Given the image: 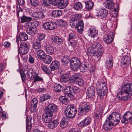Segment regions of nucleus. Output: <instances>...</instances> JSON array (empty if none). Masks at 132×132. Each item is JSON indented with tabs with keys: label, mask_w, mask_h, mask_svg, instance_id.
<instances>
[{
	"label": "nucleus",
	"mask_w": 132,
	"mask_h": 132,
	"mask_svg": "<svg viewBox=\"0 0 132 132\" xmlns=\"http://www.w3.org/2000/svg\"><path fill=\"white\" fill-rule=\"evenodd\" d=\"M62 12L60 10H56L52 11V16L54 18H57L61 15Z\"/></svg>",
	"instance_id": "obj_38"
},
{
	"label": "nucleus",
	"mask_w": 132,
	"mask_h": 132,
	"mask_svg": "<svg viewBox=\"0 0 132 132\" xmlns=\"http://www.w3.org/2000/svg\"><path fill=\"white\" fill-rule=\"evenodd\" d=\"M29 50V45L25 43H22L20 45L19 52L21 55H24L27 53Z\"/></svg>",
	"instance_id": "obj_10"
},
{
	"label": "nucleus",
	"mask_w": 132,
	"mask_h": 132,
	"mask_svg": "<svg viewBox=\"0 0 132 132\" xmlns=\"http://www.w3.org/2000/svg\"><path fill=\"white\" fill-rule=\"evenodd\" d=\"M35 59L33 56H32L30 54L29 55L28 58V62L30 64H33L34 62Z\"/></svg>",
	"instance_id": "obj_64"
},
{
	"label": "nucleus",
	"mask_w": 132,
	"mask_h": 132,
	"mask_svg": "<svg viewBox=\"0 0 132 132\" xmlns=\"http://www.w3.org/2000/svg\"><path fill=\"white\" fill-rule=\"evenodd\" d=\"M60 101L62 104H67L69 102L67 98L65 96H61L59 98Z\"/></svg>",
	"instance_id": "obj_50"
},
{
	"label": "nucleus",
	"mask_w": 132,
	"mask_h": 132,
	"mask_svg": "<svg viewBox=\"0 0 132 132\" xmlns=\"http://www.w3.org/2000/svg\"><path fill=\"white\" fill-rule=\"evenodd\" d=\"M31 118L29 116H27L26 119V130L29 132L31 129L32 125L31 122Z\"/></svg>",
	"instance_id": "obj_34"
},
{
	"label": "nucleus",
	"mask_w": 132,
	"mask_h": 132,
	"mask_svg": "<svg viewBox=\"0 0 132 132\" xmlns=\"http://www.w3.org/2000/svg\"><path fill=\"white\" fill-rule=\"evenodd\" d=\"M93 46L97 50V52L98 54V56L99 58H101L104 51L103 48L101 44L98 42H95L93 44Z\"/></svg>",
	"instance_id": "obj_15"
},
{
	"label": "nucleus",
	"mask_w": 132,
	"mask_h": 132,
	"mask_svg": "<svg viewBox=\"0 0 132 132\" xmlns=\"http://www.w3.org/2000/svg\"><path fill=\"white\" fill-rule=\"evenodd\" d=\"M97 15L99 18L102 19L105 18L108 14V11L105 9H102L99 10L97 12Z\"/></svg>",
	"instance_id": "obj_17"
},
{
	"label": "nucleus",
	"mask_w": 132,
	"mask_h": 132,
	"mask_svg": "<svg viewBox=\"0 0 132 132\" xmlns=\"http://www.w3.org/2000/svg\"><path fill=\"white\" fill-rule=\"evenodd\" d=\"M88 33L89 36L94 38L96 37L98 34V30L95 27L91 26L89 29Z\"/></svg>",
	"instance_id": "obj_23"
},
{
	"label": "nucleus",
	"mask_w": 132,
	"mask_h": 132,
	"mask_svg": "<svg viewBox=\"0 0 132 132\" xmlns=\"http://www.w3.org/2000/svg\"><path fill=\"white\" fill-rule=\"evenodd\" d=\"M62 86L59 83H55L53 87V89L56 92H59L61 91Z\"/></svg>",
	"instance_id": "obj_45"
},
{
	"label": "nucleus",
	"mask_w": 132,
	"mask_h": 132,
	"mask_svg": "<svg viewBox=\"0 0 132 132\" xmlns=\"http://www.w3.org/2000/svg\"><path fill=\"white\" fill-rule=\"evenodd\" d=\"M76 83L79 86H81L84 84V82L83 79H79L77 80Z\"/></svg>",
	"instance_id": "obj_62"
},
{
	"label": "nucleus",
	"mask_w": 132,
	"mask_h": 132,
	"mask_svg": "<svg viewBox=\"0 0 132 132\" xmlns=\"http://www.w3.org/2000/svg\"><path fill=\"white\" fill-rule=\"evenodd\" d=\"M52 39L53 43L56 44L60 45L63 43V39L58 36H53L52 37Z\"/></svg>",
	"instance_id": "obj_32"
},
{
	"label": "nucleus",
	"mask_w": 132,
	"mask_h": 132,
	"mask_svg": "<svg viewBox=\"0 0 132 132\" xmlns=\"http://www.w3.org/2000/svg\"><path fill=\"white\" fill-rule=\"evenodd\" d=\"M121 120V122L124 123H127L129 122L130 120L132 118V113L128 111L126 112L123 115Z\"/></svg>",
	"instance_id": "obj_16"
},
{
	"label": "nucleus",
	"mask_w": 132,
	"mask_h": 132,
	"mask_svg": "<svg viewBox=\"0 0 132 132\" xmlns=\"http://www.w3.org/2000/svg\"><path fill=\"white\" fill-rule=\"evenodd\" d=\"M132 93V84L128 83L121 86L118 90L117 96L119 100L126 102L131 97Z\"/></svg>",
	"instance_id": "obj_1"
},
{
	"label": "nucleus",
	"mask_w": 132,
	"mask_h": 132,
	"mask_svg": "<svg viewBox=\"0 0 132 132\" xmlns=\"http://www.w3.org/2000/svg\"><path fill=\"white\" fill-rule=\"evenodd\" d=\"M52 3L54 5H58L59 8L62 9L65 7L68 2L67 0H53Z\"/></svg>",
	"instance_id": "obj_9"
},
{
	"label": "nucleus",
	"mask_w": 132,
	"mask_h": 132,
	"mask_svg": "<svg viewBox=\"0 0 132 132\" xmlns=\"http://www.w3.org/2000/svg\"><path fill=\"white\" fill-rule=\"evenodd\" d=\"M41 69L43 72L47 74H50L51 72L50 70L48 67L45 65H42Z\"/></svg>",
	"instance_id": "obj_51"
},
{
	"label": "nucleus",
	"mask_w": 132,
	"mask_h": 132,
	"mask_svg": "<svg viewBox=\"0 0 132 132\" xmlns=\"http://www.w3.org/2000/svg\"><path fill=\"white\" fill-rule=\"evenodd\" d=\"M77 36L76 34L75 33L72 32L70 33L69 34L68 36L67 37V40L76 39Z\"/></svg>",
	"instance_id": "obj_53"
},
{
	"label": "nucleus",
	"mask_w": 132,
	"mask_h": 132,
	"mask_svg": "<svg viewBox=\"0 0 132 132\" xmlns=\"http://www.w3.org/2000/svg\"><path fill=\"white\" fill-rule=\"evenodd\" d=\"M80 91V89L76 86H68L64 88V93L69 97L70 100L74 98V95Z\"/></svg>",
	"instance_id": "obj_3"
},
{
	"label": "nucleus",
	"mask_w": 132,
	"mask_h": 132,
	"mask_svg": "<svg viewBox=\"0 0 132 132\" xmlns=\"http://www.w3.org/2000/svg\"><path fill=\"white\" fill-rule=\"evenodd\" d=\"M38 101L36 98H33L31 102L30 111L32 112H35L37 108Z\"/></svg>",
	"instance_id": "obj_25"
},
{
	"label": "nucleus",
	"mask_w": 132,
	"mask_h": 132,
	"mask_svg": "<svg viewBox=\"0 0 132 132\" xmlns=\"http://www.w3.org/2000/svg\"><path fill=\"white\" fill-rule=\"evenodd\" d=\"M59 122V120L57 119L53 120L48 123L47 127L50 129H53L57 127Z\"/></svg>",
	"instance_id": "obj_30"
},
{
	"label": "nucleus",
	"mask_w": 132,
	"mask_h": 132,
	"mask_svg": "<svg viewBox=\"0 0 132 132\" xmlns=\"http://www.w3.org/2000/svg\"><path fill=\"white\" fill-rule=\"evenodd\" d=\"M79 76L80 75L78 73H75L72 75L71 77L72 79L73 80V81L75 82L76 80L78 79V78Z\"/></svg>",
	"instance_id": "obj_61"
},
{
	"label": "nucleus",
	"mask_w": 132,
	"mask_h": 132,
	"mask_svg": "<svg viewBox=\"0 0 132 132\" xmlns=\"http://www.w3.org/2000/svg\"><path fill=\"white\" fill-rule=\"evenodd\" d=\"M60 26L62 27H65L67 25V22L62 19H60L59 21Z\"/></svg>",
	"instance_id": "obj_59"
},
{
	"label": "nucleus",
	"mask_w": 132,
	"mask_h": 132,
	"mask_svg": "<svg viewBox=\"0 0 132 132\" xmlns=\"http://www.w3.org/2000/svg\"><path fill=\"white\" fill-rule=\"evenodd\" d=\"M56 105L53 103H51L48 105L44 110L46 114L48 115L53 116L54 112L56 110Z\"/></svg>",
	"instance_id": "obj_8"
},
{
	"label": "nucleus",
	"mask_w": 132,
	"mask_h": 132,
	"mask_svg": "<svg viewBox=\"0 0 132 132\" xmlns=\"http://www.w3.org/2000/svg\"><path fill=\"white\" fill-rule=\"evenodd\" d=\"M83 57L79 55V58L77 57L72 58L70 62V67L74 71H77L80 68V67L81 65V59Z\"/></svg>",
	"instance_id": "obj_4"
},
{
	"label": "nucleus",
	"mask_w": 132,
	"mask_h": 132,
	"mask_svg": "<svg viewBox=\"0 0 132 132\" xmlns=\"http://www.w3.org/2000/svg\"><path fill=\"white\" fill-rule=\"evenodd\" d=\"M113 57L110 56L106 61L105 64L106 68L108 69H110L113 67Z\"/></svg>",
	"instance_id": "obj_24"
},
{
	"label": "nucleus",
	"mask_w": 132,
	"mask_h": 132,
	"mask_svg": "<svg viewBox=\"0 0 132 132\" xmlns=\"http://www.w3.org/2000/svg\"><path fill=\"white\" fill-rule=\"evenodd\" d=\"M38 70H34L32 68L28 69L27 73V75L29 79L32 80V78L34 75H35V72H37Z\"/></svg>",
	"instance_id": "obj_29"
},
{
	"label": "nucleus",
	"mask_w": 132,
	"mask_h": 132,
	"mask_svg": "<svg viewBox=\"0 0 132 132\" xmlns=\"http://www.w3.org/2000/svg\"><path fill=\"white\" fill-rule=\"evenodd\" d=\"M7 117V115L5 111L0 113V118L3 120H5Z\"/></svg>",
	"instance_id": "obj_58"
},
{
	"label": "nucleus",
	"mask_w": 132,
	"mask_h": 132,
	"mask_svg": "<svg viewBox=\"0 0 132 132\" xmlns=\"http://www.w3.org/2000/svg\"><path fill=\"white\" fill-rule=\"evenodd\" d=\"M28 38L27 34L25 33H21L20 35V39L21 41H24L27 40Z\"/></svg>",
	"instance_id": "obj_49"
},
{
	"label": "nucleus",
	"mask_w": 132,
	"mask_h": 132,
	"mask_svg": "<svg viewBox=\"0 0 132 132\" xmlns=\"http://www.w3.org/2000/svg\"><path fill=\"white\" fill-rule=\"evenodd\" d=\"M91 108V106L90 105L85 104L79 108L78 114L81 116L84 115L90 111Z\"/></svg>",
	"instance_id": "obj_11"
},
{
	"label": "nucleus",
	"mask_w": 132,
	"mask_h": 132,
	"mask_svg": "<svg viewBox=\"0 0 132 132\" xmlns=\"http://www.w3.org/2000/svg\"><path fill=\"white\" fill-rule=\"evenodd\" d=\"M39 71L37 72H35V75L32 76V80L34 79L32 83H35L37 81H42L43 79L42 78L38 76Z\"/></svg>",
	"instance_id": "obj_36"
},
{
	"label": "nucleus",
	"mask_w": 132,
	"mask_h": 132,
	"mask_svg": "<svg viewBox=\"0 0 132 132\" xmlns=\"http://www.w3.org/2000/svg\"><path fill=\"white\" fill-rule=\"evenodd\" d=\"M68 121V119L67 118H63L60 122V125L61 128L63 129L67 126Z\"/></svg>",
	"instance_id": "obj_42"
},
{
	"label": "nucleus",
	"mask_w": 132,
	"mask_h": 132,
	"mask_svg": "<svg viewBox=\"0 0 132 132\" xmlns=\"http://www.w3.org/2000/svg\"><path fill=\"white\" fill-rule=\"evenodd\" d=\"M40 42L37 40L35 41L33 43V48L36 50H38L41 48V45Z\"/></svg>",
	"instance_id": "obj_47"
},
{
	"label": "nucleus",
	"mask_w": 132,
	"mask_h": 132,
	"mask_svg": "<svg viewBox=\"0 0 132 132\" xmlns=\"http://www.w3.org/2000/svg\"><path fill=\"white\" fill-rule=\"evenodd\" d=\"M43 26L45 29L50 30L56 29L57 25L56 23L53 22H48L43 24Z\"/></svg>",
	"instance_id": "obj_12"
},
{
	"label": "nucleus",
	"mask_w": 132,
	"mask_h": 132,
	"mask_svg": "<svg viewBox=\"0 0 132 132\" xmlns=\"http://www.w3.org/2000/svg\"><path fill=\"white\" fill-rule=\"evenodd\" d=\"M82 15L80 14L71 15L70 16L69 24L72 28H74L77 22L80 20Z\"/></svg>",
	"instance_id": "obj_7"
},
{
	"label": "nucleus",
	"mask_w": 132,
	"mask_h": 132,
	"mask_svg": "<svg viewBox=\"0 0 132 132\" xmlns=\"http://www.w3.org/2000/svg\"><path fill=\"white\" fill-rule=\"evenodd\" d=\"M45 35L44 34L39 33L38 34L37 36L38 40L40 42H41L45 38Z\"/></svg>",
	"instance_id": "obj_55"
},
{
	"label": "nucleus",
	"mask_w": 132,
	"mask_h": 132,
	"mask_svg": "<svg viewBox=\"0 0 132 132\" xmlns=\"http://www.w3.org/2000/svg\"><path fill=\"white\" fill-rule=\"evenodd\" d=\"M69 61V57L67 56H64L63 57V58L61 60V62L62 64L65 65L68 64Z\"/></svg>",
	"instance_id": "obj_48"
},
{
	"label": "nucleus",
	"mask_w": 132,
	"mask_h": 132,
	"mask_svg": "<svg viewBox=\"0 0 132 132\" xmlns=\"http://www.w3.org/2000/svg\"><path fill=\"white\" fill-rule=\"evenodd\" d=\"M69 76L67 74L62 75L60 78V81L61 82L66 83L69 80Z\"/></svg>",
	"instance_id": "obj_41"
},
{
	"label": "nucleus",
	"mask_w": 132,
	"mask_h": 132,
	"mask_svg": "<svg viewBox=\"0 0 132 132\" xmlns=\"http://www.w3.org/2000/svg\"><path fill=\"white\" fill-rule=\"evenodd\" d=\"M95 117L97 118H100L102 114L101 111L100 109L97 110L96 111L95 113H94Z\"/></svg>",
	"instance_id": "obj_57"
},
{
	"label": "nucleus",
	"mask_w": 132,
	"mask_h": 132,
	"mask_svg": "<svg viewBox=\"0 0 132 132\" xmlns=\"http://www.w3.org/2000/svg\"><path fill=\"white\" fill-rule=\"evenodd\" d=\"M115 124L112 121L107 118L103 124V128L105 130L109 131L114 126H115L117 125Z\"/></svg>",
	"instance_id": "obj_13"
},
{
	"label": "nucleus",
	"mask_w": 132,
	"mask_h": 132,
	"mask_svg": "<svg viewBox=\"0 0 132 132\" xmlns=\"http://www.w3.org/2000/svg\"><path fill=\"white\" fill-rule=\"evenodd\" d=\"M36 54L38 58L42 60L44 59L45 55L44 52L42 50H38Z\"/></svg>",
	"instance_id": "obj_39"
},
{
	"label": "nucleus",
	"mask_w": 132,
	"mask_h": 132,
	"mask_svg": "<svg viewBox=\"0 0 132 132\" xmlns=\"http://www.w3.org/2000/svg\"><path fill=\"white\" fill-rule=\"evenodd\" d=\"M37 31L36 28L33 27L28 28L26 30V32L28 34L32 36L37 34Z\"/></svg>",
	"instance_id": "obj_33"
},
{
	"label": "nucleus",
	"mask_w": 132,
	"mask_h": 132,
	"mask_svg": "<svg viewBox=\"0 0 132 132\" xmlns=\"http://www.w3.org/2000/svg\"><path fill=\"white\" fill-rule=\"evenodd\" d=\"M87 94L89 98L93 97L95 94V88L94 87L91 86L89 87L87 92Z\"/></svg>",
	"instance_id": "obj_26"
},
{
	"label": "nucleus",
	"mask_w": 132,
	"mask_h": 132,
	"mask_svg": "<svg viewBox=\"0 0 132 132\" xmlns=\"http://www.w3.org/2000/svg\"><path fill=\"white\" fill-rule=\"evenodd\" d=\"M32 15L33 17L36 19H43L45 17L46 13L45 11L35 12L33 13Z\"/></svg>",
	"instance_id": "obj_18"
},
{
	"label": "nucleus",
	"mask_w": 132,
	"mask_h": 132,
	"mask_svg": "<svg viewBox=\"0 0 132 132\" xmlns=\"http://www.w3.org/2000/svg\"><path fill=\"white\" fill-rule=\"evenodd\" d=\"M42 60L44 61L45 63L47 64H50L51 61L52 59L51 57L49 55H46L44 57V59Z\"/></svg>",
	"instance_id": "obj_52"
},
{
	"label": "nucleus",
	"mask_w": 132,
	"mask_h": 132,
	"mask_svg": "<svg viewBox=\"0 0 132 132\" xmlns=\"http://www.w3.org/2000/svg\"><path fill=\"white\" fill-rule=\"evenodd\" d=\"M121 114L119 113L114 112H113L108 116L107 118L112 121L116 125L118 124L121 119Z\"/></svg>",
	"instance_id": "obj_6"
},
{
	"label": "nucleus",
	"mask_w": 132,
	"mask_h": 132,
	"mask_svg": "<svg viewBox=\"0 0 132 132\" xmlns=\"http://www.w3.org/2000/svg\"><path fill=\"white\" fill-rule=\"evenodd\" d=\"M91 119L87 117L78 124L79 126L81 128L84 127L89 125L91 121Z\"/></svg>",
	"instance_id": "obj_22"
},
{
	"label": "nucleus",
	"mask_w": 132,
	"mask_h": 132,
	"mask_svg": "<svg viewBox=\"0 0 132 132\" xmlns=\"http://www.w3.org/2000/svg\"><path fill=\"white\" fill-rule=\"evenodd\" d=\"M87 52L88 54H89L91 56H94L96 57L98 59H100L101 58H99L98 57V53L97 51L95 50L94 48L93 47H90L88 48L87 50Z\"/></svg>",
	"instance_id": "obj_21"
},
{
	"label": "nucleus",
	"mask_w": 132,
	"mask_h": 132,
	"mask_svg": "<svg viewBox=\"0 0 132 132\" xmlns=\"http://www.w3.org/2000/svg\"><path fill=\"white\" fill-rule=\"evenodd\" d=\"M52 116H49L47 114H46V116L43 117V120L45 123H49L52 120Z\"/></svg>",
	"instance_id": "obj_46"
},
{
	"label": "nucleus",
	"mask_w": 132,
	"mask_h": 132,
	"mask_svg": "<svg viewBox=\"0 0 132 132\" xmlns=\"http://www.w3.org/2000/svg\"><path fill=\"white\" fill-rule=\"evenodd\" d=\"M77 28L78 32L81 34L83 30L84 23L82 20L80 19L77 22L76 25L74 27Z\"/></svg>",
	"instance_id": "obj_19"
},
{
	"label": "nucleus",
	"mask_w": 132,
	"mask_h": 132,
	"mask_svg": "<svg viewBox=\"0 0 132 132\" xmlns=\"http://www.w3.org/2000/svg\"><path fill=\"white\" fill-rule=\"evenodd\" d=\"M106 84L104 82H98L96 84V88L97 91V95L101 98H103V97L107 95L108 93Z\"/></svg>",
	"instance_id": "obj_2"
},
{
	"label": "nucleus",
	"mask_w": 132,
	"mask_h": 132,
	"mask_svg": "<svg viewBox=\"0 0 132 132\" xmlns=\"http://www.w3.org/2000/svg\"><path fill=\"white\" fill-rule=\"evenodd\" d=\"M30 1L32 6L36 7L39 5V2L38 0H30Z\"/></svg>",
	"instance_id": "obj_60"
},
{
	"label": "nucleus",
	"mask_w": 132,
	"mask_h": 132,
	"mask_svg": "<svg viewBox=\"0 0 132 132\" xmlns=\"http://www.w3.org/2000/svg\"><path fill=\"white\" fill-rule=\"evenodd\" d=\"M51 1L50 0H44L43 5L45 6H48L50 5Z\"/></svg>",
	"instance_id": "obj_63"
},
{
	"label": "nucleus",
	"mask_w": 132,
	"mask_h": 132,
	"mask_svg": "<svg viewBox=\"0 0 132 132\" xmlns=\"http://www.w3.org/2000/svg\"><path fill=\"white\" fill-rule=\"evenodd\" d=\"M84 7V3H81L80 2H76L73 6L74 9L75 10L78 11L83 10Z\"/></svg>",
	"instance_id": "obj_28"
},
{
	"label": "nucleus",
	"mask_w": 132,
	"mask_h": 132,
	"mask_svg": "<svg viewBox=\"0 0 132 132\" xmlns=\"http://www.w3.org/2000/svg\"><path fill=\"white\" fill-rule=\"evenodd\" d=\"M21 20V22L22 23H25L26 24V26L29 25L28 23L30 22L32 19L31 17H28L23 15L20 18Z\"/></svg>",
	"instance_id": "obj_27"
},
{
	"label": "nucleus",
	"mask_w": 132,
	"mask_h": 132,
	"mask_svg": "<svg viewBox=\"0 0 132 132\" xmlns=\"http://www.w3.org/2000/svg\"><path fill=\"white\" fill-rule=\"evenodd\" d=\"M6 68V64L5 62H3L0 63V73Z\"/></svg>",
	"instance_id": "obj_56"
},
{
	"label": "nucleus",
	"mask_w": 132,
	"mask_h": 132,
	"mask_svg": "<svg viewBox=\"0 0 132 132\" xmlns=\"http://www.w3.org/2000/svg\"><path fill=\"white\" fill-rule=\"evenodd\" d=\"M44 50L46 53L49 55H53L54 53L55 49L53 46L51 44L47 45L44 47Z\"/></svg>",
	"instance_id": "obj_20"
},
{
	"label": "nucleus",
	"mask_w": 132,
	"mask_h": 132,
	"mask_svg": "<svg viewBox=\"0 0 132 132\" xmlns=\"http://www.w3.org/2000/svg\"><path fill=\"white\" fill-rule=\"evenodd\" d=\"M130 63V58L128 56H125L122 58V65L127 67Z\"/></svg>",
	"instance_id": "obj_35"
},
{
	"label": "nucleus",
	"mask_w": 132,
	"mask_h": 132,
	"mask_svg": "<svg viewBox=\"0 0 132 132\" xmlns=\"http://www.w3.org/2000/svg\"><path fill=\"white\" fill-rule=\"evenodd\" d=\"M64 112L67 117L71 119L73 118L75 116L77 112V109L75 106L69 105L66 108Z\"/></svg>",
	"instance_id": "obj_5"
},
{
	"label": "nucleus",
	"mask_w": 132,
	"mask_h": 132,
	"mask_svg": "<svg viewBox=\"0 0 132 132\" xmlns=\"http://www.w3.org/2000/svg\"><path fill=\"white\" fill-rule=\"evenodd\" d=\"M51 98V96L47 94H44L43 96H41L39 98L40 102L42 103V102L50 99Z\"/></svg>",
	"instance_id": "obj_44"
},
{
	"label": "nucleus",
	"mask_w": 132,
	"mask_h": 132,
	"mask_svg": "<svg viewBox=\"0 0 132 132\" xmlns=\"http://www.w3.org/2000/svg\"><path fill=\"white\" fill-rule=\"evenodd\" d=\"M89 65L87 63L81 62V65L80 67L81 72H85L88 69Z\"/></svg>",
	"instance_id": "obj_40"
},
{
	"label": "nucleus",
	"mask_w": 132,
	"mask_h": 132,
	"mask_svg": "<svg viewBox=\"0 0 132 132\" xmlns=\"http://www.w3.org/2000/svg\"><path fill=\"white\" fill-rule=\"evenodd\" d=\"M105 7L107 8L111 9L113 7L114 3L111 1H106L104 2Z\"/></svg>",
	"instance_id": "obj_37"
},
{
	"label": "nucleus",
	"mask_w": 132,
	"mask_h": 132,
	"mask_svg": "<svg viewBox=\"0 0 132 132\" xmlns=\"http://www.w3.org/2000/svg\"><path fill=\"white\" fill-rule=\"evenodd\" d=\"M69 45L72 47H76L77 46V42L76 39L67 40Z\"/></svg>",
	"instance_id": "obj_54"
},
{
	"label": "nucleus",
	"mask_w": 132,
	"mask_h": 132,
	"mask_svg": "<svg viewBox=\"0 0 132 132\" xmlns=\"http://www.w3.org/2000/svg\"><path fill=\"white\" fill-rule=\"evenodd\" d=\"M84 3L85 7L87 9L90 10L93 9L94 5L93 2L89 1Z\"/></svg>",
	"instance_id": "obj_43"
},
{
	"label": "nucleus",
	"mask_w": 132,
	"mask_h": 132,
	"mask_svg": "<svg viewBox=\"0 0 132 132\" xmlns=\"http://www.w3.org/2000/svg\"><path fill=\"white\" fill-rule=\"evenodd\" d=\"M60 63L57 61H53L50 65V67L52 71L56 70L59 68Z\"/></svg>",
	"instance_id": "obj_31"
},
{
	"label": "nucleus",
	"mask_w": 132,
	"mask_h": 132,
	"mask_svg": "<svg viewBox=\"0 0 132 132\" xmlns=\"http://www.w3.org/2000/svg\"><path fill=\"white\" fill-rule=\"evenodd\" d=\"M113 33L111 31L107 32L103 37L104 42L108 44H109L111 43L113 41Z\"/></svg>",
	"instance_id": "obj_14"
}]
</instances>
